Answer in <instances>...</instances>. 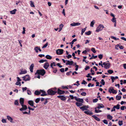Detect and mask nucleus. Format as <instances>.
Here are the masks:
<instances>
[{
  "instance_id": "25",
  "label": "nucleus",
  "mask_w": 126,
  "mask_h": 126,
  "mask_svg": "<svg viewBox=\"0 0 126 126\" xmlns=\"http://www.w3.org/2000/svg\"><path fill=\"white\" fill-rule=\"evenodd\" d=\"M76 104L78 107H80L83 105V104L82 103H80L78 102H76Z\"/></svg>"
},
{
  "instance_id": "44",
  "label": "nucleus",
  "mask_w": 126,
  "mask_h": 126,
  "mask_svg": "<svg viewBox=\"0 0 126 126\" xmlns=\"http://www.w3.org/2000/svg\"><path fill=\"white\" fill-rule=\"evenodd\" d=\"M111 38L113 39L116 40H117V39H118V40L119 39L118 38L117 39L116 38V37H115L114 36H111Z\"/></svg>"
},
{
  "instance_id": "15",
  "label": "nucleus",
  "mask_w": 126,
  "mask_h": 126,
  "mask_svg": "<svg viewBox=\"0 0 126 126\" xmlns=\"http://www.w3.org/2000/svg\"><path fill=\"white\" fill-rule=\"evenodd\" d=\"M7 117L8 120L10 121L11 122L13 123V119L11 116L8 115L7 116Z\"/></svg>"
},
{
  "instance_id": "11",
  "label": "nucleus",
  "mask_w": 126,
  "mask_h": 126,
  "mask_svg": "<svg viewBox=\"0 0 126 126\" xmlns=\"http://www.w3.org/2000/svg\"><path fill=\"white\" fill-rule=\"evenodd\" d=\"M49 66V64L48 62H47L45 63L44 67L46 69H47Z\"/></svg>"
},
{
  "instance_id": "40",
  "label": "nucleus",
  "mask_w": 126,
  "mask_h": 126,
  "mask_svg": "<svg viewBox=\"0 0 126 126\" xmlns=\"http://www.w3.org/2000/svg\"><path fill=\"white\" fill-rule=\"evenodd\" d=\"M108 73L110 74H111L113 72V70H109L108 71Z\"/></svg>"
},
{
  "instance_id": "27",
  "label": "nucleus",
  "mask_w": 126,
  "mask_h": 126,
  "mask_svg": "<svg viewBox=\"0 0 126 126\" xmlns=\"http://www.w3.org/2000/svg\"><path fill=\"white\" fill-rule=\"evenodd\" d=\"M45 57L48 59L50 60L51 59L52 57L50 55H47Z\"/></svg>"
},
{
  "instance_id": "5",
  "label": "nucleus",
  "mask_w": 126,
  "mask_h": 126,
  "mask_svg": "<svg viewBox=\"0 0 126 126\" xmlns=\"http://www.w3.org/2000/svg\"><path fill=\"white\" fill-rule=\"evenodd\" d=\"M103 65H104V67L106 69H109L110 67V63H109L104 62L103 63Z\"/></svg>"
},
{
  "instance_id": "31",
  "label": "nucleus",
  "mask_w": 126,
  "mask_h": 126,
  "mask_svg": "<svg viewBox=\"0 0 126 126\" xmlns=\"http://www.w3.org/2000/svg\"><path fill=\"white\" fill-rule=\"evenodd\" d=\"M107 118L108 119L111 120L112 119V117L110 115H108L107 116Z\"/></svg>"
},
{
  "instance_id": "12",
  "label": "nucleus",
  "mask_w": 126,
  "mask_h": 126,
  "mask_svg": "<svg viewBox=\"0 0 126 126\" xmlns=\"http://www.w3.org/2000/svg\"><path fill=\"white\" fill-rule=\"evenodd\" d=\"M57 92L58 94H61L64 93L65 92L64 91H62L59 89H58Z\"/></svg>"
},
{
  "instance_id": "62",
  "label": "nucleus",
  "mask_w": 126,
  "mask_h": 126,
  "mask_svg": "<svg viewBox=\"0 0 126 126\" xmlns=\"http://www.w3.org/2000/svg\"><path fill=\"white\" fill-rule=\"evenodd\" d=\"M53 69H54V71L53 72L54 73H56L57 71V69H56V68H53Z\"/></svg>"
},
{
  "instance_id": "37",
  "label": "nucleus",
  "mask_w": 126,
  "mask_h": 126,
  "mask_svg": "<svg viewBox=\"0 0 126 126\" xmlns=\"http://www.w3.org/2000/svg\"><path fill=\"white\" fill-rule=\"evenodd\" d=\"M31 3L30 5L32 7H34L35 6L34 5V3L32 1H30Z\"/></svg>"
},
{
  "instance_id": "24",
  "label": "nucleus",
  "mask_w": 126,
  "mask_h": 126,
  "mask_svg": "<svg viewBox=\"0 0 126 126\" xmlns=\"http://www.w3.org/2000/svg\"><path fill=\"white\" fill-rule=\"evenodd\" d=\"M40 91H41L43 93L42 94H41V96H43L47 95V94L46 93L45 91H43V90H41Z\"/></svg>"
},
{
  "instance_id": "43",
  "label": "nucleus",
  "mask_w": 126,
  "mask_h": 126,
  "mask_svg": "<svg viewBox=\"0 0 126 126\" xmlns=\"http://www.w3.org/2000/svg\"><path fill=\"white\" fill-rule=\"evenodd\" d=\"M125 108V109H126V106H122L120 108V109L121 110H124V108Z\"/></svg>"
},
{
  "instance_id": "7",
  "label": "nucleus",
  "mask_w": 126,
  "mask_h": 126,
  "mask_svg": "<svg viewBox=\"0 0 126 126\" xmlns=\"http://www.w3.org/2000/svg\"><path fill=\"white\" fill-rule=\"evenodd\" d=\"M22 107L19 109V110L21 111L25 110L27 109V107L26 105H21Z\"/></svg>"
},
{
  "instance_id": "32",
  "label": "nucleus",
  "mask_w": 126,
  "mask_h": 126,
  "mask_svg": "<svg viewBox=\"0 0 126 126\" xmlns=\"http://www.w3.org/2000/svg\"><path fill=\"white\" fill-rule=\"evenodd\" d=\"M111 21L115 23H116V18L115 17H113V18L111 19Z\"/></svg>"
},
{
  "instance_id": "42",
  "label": "nucleus",
  "mask_w": 126,
  "mask_h": 126,
  "mask_svg": "<svg viewBox=\"0 0 126 126\" xmlns=\"http://www.w3.org/2000/svg\"><path fill=\"white\" fill-rule=\"evenodd\" d=\"M101 84H102L103 85H104L105 84V82L104 81V79H102L101 80V82H100Z\"/></svg>"
},
{
  "instance_id": "9",
  "label": "nucleus",
  "mask_w": 126,
  "mask_h": 126,
  "mask_svg": "<svg viewBox=\"0 0 126 126\" xmlns=\"http://www.w3.org/2000/svg\"><path fill=\"white\" fill-rule=\"evenodd\" d=\"M67 62L66 63V65H71L73 64L74 62L72 61H70L69 60H66Z\"/></svg>"
},
{
  "instance_id": "57",
  "label": "nucleus",
  "mask_w": 126,
  "mask_h": 126,
  "mask_svg": "<svg viewBox=\"0 0 126 126\" xmlns=\"http://www.w3.org/2000/svg\"><path fill=\"white\" fill-rule=\"evenodd\" d=\"M60 70L61 72H63L64 71V69L63 68H62L60 69Z\"/></svg>"
},
{
  "instance_id": "33",
  "label": "nucleus",
  "mask_w": 126,
  "mask_h": 126,
  "mask_svg": "<svg viewBox=\"0 0 126 126\" xmlns=\"http://www.w3.org/2000/svg\"><path fill=\"white\" fill-rule=\"evenodd\" d=\"M96 109V108H95V112L96 113H98L99 112H101L102 111L101 110H97Z\"/></svg>"
},
{
  "instance_id": "56",
  "label": "nucleus",
  "mask_w": 126,
  "mask_h": 126,
  "mask_svg": "<svg viewBox=\"0 0 126 126\" xmlns=\"http://www.w3.org/2000/svg\"><path fill=\"white\" fill-rule=\"evenodd\" d=\"M87 83V82L84 80H83L82 82L81 83L82 84H86Z\"/></svg>"
},
{
  "instance_id": "50",
  "label": "nucleus",
  "mask_w": 126,
  "mask_h": 126,
  "mask_svg": "<svg viewBox=\"0 0 126 126\" xmlns=\"http://www.w3.org/2000/svg\"><path fill=\"white\" fill-rule=\"evenodd\" d=\"M98 57L100 59H101L103 57V55L102 54H100L98 56Z\"/></svg>"
},
{
  "instance_id": "54",
  "label": "nucleus",
  "mask_w": 126,
  "mask_h": 126,
  "mask_svg": "<svg viewBox=\"0 0 126 126\" xmlns=\"http://www.w3.org/2000/svg\"><path fill=\"white\" fill-rule=\"evenodd\" d=\"M63 26V24H61L59 26V28H61V29H62V28Z\"/></svg>"
},
{
  "instance_id": "35",
  "label": "nucleus",
  "mask_w": 126,
  "mask_h": 126,
  "mask_svg": "<svg viewBox=\"0 0 126 126\" xmlns=\"http://www.w3.org/2000/svg\"><path fill=\"white\" fill-rule=\"evenodd\" d=\"M91 32L90 31H89L87 32H86L85 33L86 34L89 35H90L91 34Z\"/></svg>"
},
{
  "instance_id": "30",
  "label": "nucleus",
  "mask_w": 126,
  "mask_h": 126,
  "mask_svg": "<svg viewBox=\"0 0 126 126\" xmlns=\"http://www.w3.org/2000/svg\"><path fill=\"white\" fill-rule=\"evenodd\" d=\"M113 90L114 89L112 87H111L109 89V91L110 93H111Z\"/></svg>"
},
{
  "instance_id": "6",
  "label": "nucleus",
  "mask_w": 126,
  "mask_h": 126,
  "mask_svg": "<svg viewBox=\"0 0 126 126\" xmlns=\"http://www.w3.org/2000/svg\"><path fill=\"white\" fill-rule=\"evenodd\" d=\"M23 80L25 81L29 80L30 79L29 77V76L28 75H27L25 76L22 77Z\"/></svg>"
},
{
  "instance_id": "58",
  "label": "nucleus",
  "mask_w": 126,
  "mask_h": 126,
  "mask_svg": "<svg viewBox=\"0 0 126 126\" xmlns=\"http://www.w3.org/2000/svg\"><path fill=\"white\" fill-rule=\"evenodd\" d=\"M27 94H28V95H31V92L30 91V90H27Z\"/></svg>"
},
{
  "instance_id": "39",
  "label": "nucleus",
  "mask_w": 126,
  "mask_h": 126,
  "mask_svg": "<svg viewBox=\"0 0 126 126\" xmlns=\"http://www.w3.org/2000/svg\"><path fill=\"white\" fill-rule=\"evenodd\" d=\"M40 100V98H37L35 100V102L36 103H37Z\"/></svg>"
},
{
  "instance_id": "23",
  "label": "nucleus",
  "mask_w": 126,
  "mask_h": 126,
  "mask_svg": "<svg viewBox=\"0 0 126 126\" xmlns=\"http://www.w3.org/2000/svg\"><path fill=\"white\" fill-rule=\"evenodd\" d=\"M77 101L79 102H81L82 103H83V100L82 98H79Z\"/></svg>"
},
{
  "instance_id": "52",
  "label": "nucleus",
  "mask_w": 126,
  "mask_h": 126,
  "mask_svg": "<svg viewBox=\"0 0 126 126\" xmlns=\"http://www.w3.org/2000/svg\"><path fill=\"white\" fill-rule=\"evenodd\" d=\"M1 121L3 123H6V120L4 119H2L1 120Z\"/></svg>"
},
{
  "instance_id": "8",
  "label": "nucleus",
  "mask_w": 126,
  "mask_h": 126,
  "mask_svg": "<svg viewBox=\"0 0 126 126\" xmlns=\"http://www.w3.org/2000/svg\"><path fill=\"white\" fill-rule=\"evenodd\" d=\"M87 111H85L84 112L86 114L88 115H92L93 114V113L90 111L88 110H87Z\"/></svg>"
},
{
  "instance_id": "28",
  "label": "nucleus",
  "mask_w": 126,
  "mask_h": 126,
  "mask_svg": "<svg viewBox=\"0 0 126 126\" xmlns=\"http://www.w3.org/2000/svg\"><path fill=\"white\" fill-rule=\"evenodd\" d=\"M40 92L37 90L35 91L34 92V94L36 95H38L40 94Z\"/></svg>"
},
{
  "instance_id": "22",
  "label": "nucleus",
  "mask_w": 126,
  "mask_h": 126,
  "mask_svg": "<svg viewBox=\"0 0 126 126\" xmlns=\"http://www.w3.org/2000/svg\"><path fill=\"white\" fill-rule=\"evenodd\" d=\"M17 10L16 9H15L14 10L10 11L11 14H15L16 13V11Z\"/></svg>"
},
{
  "instance_id": "59",
  "label": "nucleus",
  "mask_w": 126,
  "mask_h": 126,
  "mask_svg": "<svg viewBox=\"0 0 126 126\" xmlns=\"http://www.w3.org/2000/svg\"><path fill=\"white\" fill-rule=\"evenodd\" d=\"M68 55L67 56H66V57H67L68 59H69L70 58H71L72 57V55H71L68 54Z\"/></svg>"
},
{
  "instance_id": "14",
  "label": "nucleus",
  "mask_w": 126,
  "mask_h": 126,
  "mask_svg": "<svg viewBox=\"0 0 126 126\" xmlns=\"http://www.w3.org/2000/svg\"><path fill=\"white\" fill-rule=\"evenodd\" d=\"M20 103L21 105H24V99L23 98H21L20 99Z\"/></svg>"
},
{
  "instance_id": "60",
  "label": "nucleus",
  "mask_w": 126,
  "mask_h": 126,
  "mask_svg": "<svg viewBox=\"0 0 126 126\" xmlns=\"http://www.w3.org/2000/svg\"><path fill=\"white\" fill-rule=\"evenodd\" d=\"M98 99L96 98L95 99H94L93 100V101L94 102H96L98 101Z\"/></svg>"
},
{
  "instance_id": "46",
  "label": "nucleus",
  "mask_w": 126,
  "mask_h": 126,
  "mask_svg": "<svg viewBox=\"0 0 126 126\" xmlns=\"http://www.w3.org/2000/svg\"><path fill=\"white\" fill-rule=\"evenodd\" d=\"M16 84L17 85H19V86H21V82H20L17 81L16 83Z\"/></svg>"
},
{
  "instance_id": "26",
  "label": "nucleus",
  "mask_w": 126,
  "mask_h": 126,
  "mask_svg": "<svg viewBox=\"0 0 126 126\" xmlns=\"http://www.w3.org/2000/svg\"><path fill=\"white\" fill-rule=\"evenodd\" d=\"M27 73V71L26 70H25L24 71H21V72L19 73V74L21 75L23 74H25Z\"/></svg>"
},
{
  "instance_id": "16",
  "label": "nucleus",
  "mask_w": 126,
  "mask_h": 126,
  "mask_svg": "<svg viewBox=\"0 0 126 126\" xmlns=\"http://www.w3.org/2000/svg\"><path fill=\"white\" fill-rule=\"evenodd\" d=\"M98 106L96 108L100 109L101 108H103L104 107V106L103 104H98Z\"/></svg>"
},
{
  "instance_id": "17",
  "label": "nucleus",
  "mask_w": 126,
  "mask_h": 126,
  "mask_svg": "<svg viewBox=\"0 0 126 126\" xmlns=\"http://www.w3.org/2000/svg\"><path fill=\"white\" fill-rule=\"evenodd\" d=\"M34 67V64L33 63L30 66V71L32 73L33 72V69Z\"/></svg>"
},
{
  "instance_id": "3",
  "label": "nucleus",
  "mask_w": 126,
  "mask_h": 126,
  "mask_svg": "<svg viewBox=\"0 0 126 126\" xmlns=\"http://www.w3.org/2000/svg\"><path fill=\"white\" fill-rule=\"evenodd\" d=\"M104 27L103 25L100 24L97 28L96 31L98 32L102 30Z\"/></svg>"
},
{
  "instance_id": "53",
  "label": "nucleus",
  "mask_w": 126,
  "mask_h": 126,
  "mask_svg": "<svg viewBox=\"0 0 126 126\" xmlns=\"http://www.w3.org/2000/svg\"><path fill=\"white\" fill-rule=\"evenodd\" d=\"M112 78H114V79H113L114 80H115V79H118V77L117 76H116L115 77H114L113 76H111V77Z\"/></svg>"
},
{
  "instance_id": "48",
  "label": "nucleus",
  "mask_w": 126,
  "mask_h": 126,
  "mask_svg": "<svg viewBox=\"0 0 126 126\" xmlns=\"http://www.w3.org/2000/svg\"><path fill=\"white\" fill-rule=\"evenodd\" d=\"M34 50L36 53L38 52V47H36L34 48Z\"/></svg>"
},
{
  "instance_id": "34",
  "label": "nucleus",
  "mask_w": 126,
  "mask_h": 126,
  "mask_svg": "<svg viewBox=\"0 0 126 126\" xmlns=\"http://www.w3.org/2000/svg\"><path fill=\"white\" fill-rule=\"evenodd\" d=\"M95 23V21L94 20H93L92 21L91 23L90 24V26L91 27H93V25Z\"/></svg>"
},
{
  "instance_id": "13",
  "label": "nucleus",
  "mask_w": 126,
  "mask_h": 126,
  "mask_svg": "<svg viewBox=\"0 0 126 126\" xmlns=\"http://www.w3.org/2000/svg\"><path fill=\"white\" fill-rule=\"evenodd\" d=\"M80 24V23L79 22L74 23L70 24V25L72 26H76L79 25Z\"/></svg>"
},
{
  "instance_id": "36",
  "label": "nucleus",
  "mask_w": 126,
  "mask_h": 126,
  "mask_svg": "<svg viewBox=\"0 0 126 126\" xmlns=\"http://www.w3.org/2000/svg\"><path fill=\"white\" fill-rule=\"evenodd\" d=\"M118 124L120 126L122 125L123 124V121L122 120H119L118 122Z\"/></svg>"
},
{
  "instance_id": "61",
  "label": "nucleus",
  "mask_w": 126,
  "mask_h": 126,
  "mask_svg": "<svg viewBox=\"0 0 126 126\" xmlns=\"http://www.w3.org/2000/svg\"><path fill=\"white\" fill-rule=\"evenodd\" d=\"M75 66H76V68H75V70L76 71H77L78 70V67H79V66L78 65H76Z\"/></svg>"
},
{
  "instance_id": "38",
  "label": "nucleus",
  "mask_w": 126,
  "mask_h": 126,
  "mask_svg": "<svg viewBox=\"0 0 126 126\" xmlns=\"http://www.w3.org/2000/svg\"><path fill=\"white\" fill-rule=\"evenodd\" d=\"M14 104L15 105L18 106L19 105L18 103L17 100H16L14 102Z\"/></svg>"
},
{
  "instance_id": "47",
  "label": "nucleus",
  "mask_w": 126,
  "mask_h": 126,
  "mask_svg": "<svg viewBox=\"0 0 126 126\" xmlns=\"http://www.w3.org/2000/svg\"><path fill=\"white\" fill-rule=\"evenodd\" d=\"M48 45V43L47 42L42 47V48H44L46 47Z\"/></svg>"
},
{
  "instance_id": "18",
  "label": "nucleus",
  "mask_w": 126,
  "mask_h": 126,
  "mask_svg": "<svg viewBox=\"0 0 126 126\" xmlns=\"http://www.w3.org/2000/svg\"><path fill=\"white\" fill-rule=\"evenodd\" d=\"M29 104L31 106H33L34 104V102L32 100H29L28 102Z\"/></svg>"
},
{
  "instance_id": "29",
  "label": "nucleus",
  "mask_w": 126,
  "mask_h": 126,
  "mask_svg": "<svg viewBox=\"0 0 126 126\" xmlns=\"http://www.w3.org/2000/svg\"><path fill=\"white\" fill-rule=\"evenodd\" d=\"M121 98V96H119L117 95L116 96V99L117 100H120Z\"/></svg>"
},
{
  "instance_id": "55",
  "label": "nucleus",
  "mask_w": 126,
  "mask_h": 126,
  "mask_svg": "<svg viewBox=\"0 0 126 126\" xmlns=\"http://www.w3.org/2000/svg\"><path fill=\"white\" fill-rule=\"evenodd\" d=\"M27 89V87H25L24 88H22L23 92H24V91L25 90H26Z\"/></svg>"
},
{
  "instance_id": "64",
  "label": "nucleus",
  "mask_w": 126,
  "mask_h": 126,
  "mask_svg": "<svg viewBox=\"0 0 126 126\" xmlns=\"http://www.w3.org/2000/svg\"><path fill=\"white\" fill-rule=\"evenodd\" d=\"M90 67L89 66H86L85 68V70H86L88 69H89Z\"/></svg>"
},
{
  "instance_id": "4",
  "label": "nucleus",
  "mask_w": 126,
  "mask_h": 126,
  "mask_svg": "<svg viewBox=\"0 0 126 126\" xmlns=\"http://www.w3.org/2000/svg\"><path fill=\"white\" fill-rule=\"evenodd\" d=\"M63 49H58L56 50V53L57 55H61L63 53Z\"/></svg>"
},
{
  "instance_id": "49",
  "label": "nucleus",
  "mask_w": 126,
  "mask_h": 126,
  "mask_svg": "<svg viewBox=\"0 0 126 126\" xmlns=\"http://www.w3.org/2000/svg\"><path fill=\"white\" fill-rule=\"evenodd\" d=\"M119 45L117 44L115 46V49L117 50L118 49V47H119Z\"/></svg>"
},
{
  "instance_id": "45",
  "label": "nucleus",
  "mask_w": 126,
  "mask_h": 126,
  "mask_svg": "<svg viewBox=\"0 0 126 126\" xmlns=\"http://www.w3.org/2000/svg\"><path fill=\"white\" fill-rule=\"evenodd\" d=\"M103 121L104 123L106 124H108V121L107 120H104Z\"/></svg>"
},
{
  "instance_id": "1",
  "label": "nucleus",
  "mask_w": 126,
  "mask_h": 126,
  "mask_svg": "<svg viewBox=\"0 0 126 126\" xmlns=\"http://www.w3.org/2000/svg\"><path fill=\"white\" fill-rule=\"evenodd\" d=\"M57 89L56 88H55L48 90L47 91L48 94L50 95H54L57 92Z\"/></svg>"
},
{
  "instance_id": "21",
  "label": "nucleus",
  "mask_w": 126,
  "mask_h": 126,
  "mask_svg": "<svg viewBox=\"0 0 126 126\" xmlns=\"http://www.w3.org/2000/svg\"><path fill=\"white\" fill-rule=\"evenodd\" d=\"M92 117L94 118L96 120L98 121H100V119L99 118H98L95 115H93L92 116Z\"/></svg>"
},
{
  "instance_id": "10",
  "label": "nucleus",
  "mask_w": 126,
  "mask_h": 126,
  "mask_svg": "<svg viewBox=\"0 0 126 126\" xmlns=\"http://www.w3.org/2000/svg\"><path fill=\"white\" fill-rule=\"evenodd\" d=\"M57 97L60 98L61 100L63 101H64L65 100L66 97L65 96H64L63 95H59Z\"/></svg>"
},
{
  "instance_id": "2",
  "label": "nucleus",
  "mask_w": 126,
  "mask_h": 126,
  "mask_svg": "<svg viewBox=\"0 0 126 126\" xmlns=\"http://www.w3.org/2000/svg\"><path fill=\"white\" fill-rule=\"evenodd\" d=\"M46 73L45 70L44 69L41 70H37L35 74V75H36L37 74L38 75H40L42 76H44Z\"/></svg>"
},
{
  "instance_id": "20",
  "label": "nucleus",
  "mask_w": 126,
  "mask_h": 126,
  "mask_svg": "<svg viewBox=\"0 0 126 126\" xmlns=\"http://www.w3.org/2000/svg\"><path fill=\"white\" fill-rule=\"evenodd\" d=\"M120 105L118 104L116 106H114L113 108L115 109L116 108L117 110L119 109L120 108Z\"/></svg>"
},
{
  "instance_id": "19",
  "label": "nucleus",
  "mask_w": 126,
  "mask_h": 126,
  "mask_svg": "<svg viewBox=\"0 0 126 126\" xmlns=\"http://www.w3.org/2000/svg\"><path fill=\"white\" fill-rule=\"evenodd\" d=\"M86 106H83L80 107V109L82 111H84L85 110H87V109L86 108Z\"/></svg>"
},
{
  "instance_id": "41",
  "label": "nucleus",
  "mask_w": 126,
  "mask_h": 126,
  "mask_svg": "<svg viewBox=\"0 0 126 126\" xmlns=\"http://www.w3.org/2000/svg\"><path fill=\"white\" fill-rule=\"evenodd\" d=\"M91 50L94 53H95L96 52V51H95V49L94 48H92Z\"/></svg>"
},
{
  "instance_id": "63",
  "label": "nucleus",
  "mask_w": 126,
  "mask_h": 126,
  "mask_svg": "<svg viewBox=\"0 0 126 126\" xmlns=\"http://www.w3.org/2000/svg\"><path fill=\"white\" fill-rule=\"evenodd\" d=\"M86 28L87 27H86L85 28L82 29L81 32H84L86 30Z\"/></svg>"
},
{
  "instance_id": "51",
  "label": "nucleus",
  "mask_w": 126,
  "mask_h": 126,
  "mask_svg": "<svg viewBox=\"0 0 126 126\" xmlns=\"http://www.w3.org/2000/svg\"><path fill=\"white\" fill-rule=\"evenodd\" d=\"M86 94V93L85 92H83L81 93V95L83 96H85Z\"/></svg>"
}]
</instances>
